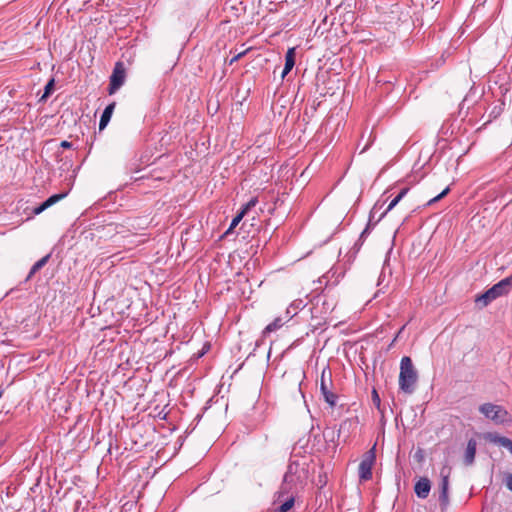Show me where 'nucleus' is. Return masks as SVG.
<instances>
[{
    "mask_svg": "<svg viewBox=\"0 0 512 512\" xmlns=\"http://www.w3.org/2000/svg\"><path fill=\"white\" fill-rule=\"evenodd\" d=\"M407 192H408V188H403L399 192V194L394 199L391 200V202L387 206L383 215H386L389 211H391L401 201V199L407 194Z\"/></svg>",
    "mask_w": 512,
    "mask_h": 512,
    "instance_id": "obj_16",
    "label": "nucleus"
},
{
    "mask_svg": "<svg viewBox=\"0 0 512 512\" xmlns=\"http://www.w3.org/2000/svg\"><path fill=\"white\" fill-rule=\"evenodd\" d=\"M295 65V48H289L285 55V66L281 77L284 78Z\"/></svg>",
    "mask_w": 512,
    "mask_h": 512,
    "instance_id": "obj_12",
    "label": "nucleus"
},
{
    "mask_svg": "<svg viewBox=\"0 0 512 512\" xmlns=\"http://www.w3.org/2000/svg\"><path fill=\"white\" fill-rule=\"evenodd\" d=\"M293 505H294V498L290 497L283 504H281L277 510H278V512H287L293 507Z\"/></svg>",
    "mask_w": 512,
    "mask_h": 512,
    "instance_id": "obj_20",
    "label": "nucleus"
},
{
    "mask_svg": "<svg viewBox=\"0 0 512 512\" xmlns=\"http://www.w3.org/2000/svg\"><path fill=\"white\" fill-rule=\"evenodd\" d=\"M257 203H258L257 197H253L242 207V209L239 212H244V216H245L250 209H252L253 207L256 206Z\"/></svg>",
    "mask_w": 512,
    "mask_h": 512,
    "instance_id": "obj_21",
    "label": "nucleus"
},
{
    "mask_svg": "<svg viewBox=\"0 0 512 512\" xmlns=\"http://www.w3.org/2000/svg\"><path fill=\"white\" fill-rule=\"evenodd\" d=\"M246 54V51H242L238 54H236L235 56H233L230 60H229V65H232L234 64L235 62H237L239 59H241L244 55Z\"/></svg>",
    "mask_w": 512,
    "mask_h": 512,
    "instance_id": "obj_25",
    "label": "nucleus"
},
{
    "mask_svg": "<svg viewBox=\"0 0 512 512\" xmlns=\"http://www.w3.org/2000/svg\"><path fill=\"white\" fill-rule=\"evenodd\" d=\"M137 354L128 355L124 363H120L118 366L122 370H139L141 367L138 366L139 361L135 360Z\"/></svg>",
    "mask_w": 512,
    "mask_h": 512,
    "instance_id": "obj_15",
    "label": "nucleus"
},
{
    "mask_svg": "<svg viewBox=\"0 0 512 512\" xmlns=\"http://www.w3.org/2000/svg\"><path fill=\"white\" fill-rule=\"evenodd\" d=\"M485 439L491 443L506 448L512 454V440H510L509 438L500 436L497 433L489 432L485 434Z\"/></svg>",
    "mask_w": 512,
    "mask_h": 512,
    "instance_id": "obj_9",
    "label": "nucleus"
},
{
    "mask_svg": "<svg viewBox=\"0 0 512 512\" xmlns=\"http://www.w3.org/2000/svg\"><path fill=\"white\" fill-rule=\"evenodd\" d=\"M244 217V212H238L237 215L232 219L231 224L225 234H229L233 231V229L240 223V221Z\"/></svg>",
    "mask_w": 512,
    "mask_h": 512,
    "instance_id": "obj_18",
    "label": "nucleus"
},
{
    "mask_svg": "<svg viewBox=\"0 0 512 512\" xmlns=\"http://www.w3.org/2000/svg\"><path fill=\"white\" fill-rule=\"evenodd\" d=\"M115 106L116 103L113 102L104 109L99 122V130H103L108 125L113 114V111L115 109Z\"/></svg>",
    "mask_w": 512,
    "mask_h": 512,
    "instance_id": "obj_14",
    "label": "nucleus"
},
{
    "mask_svg": "<svg viewBox=\"0 0 512 512\" xmlns=\"http://www.w3.org/2000/svg\"><path fill=\"white\" fill-rule=\"evenodd\" d=\"M271 354L267 353V361H269Z\"/></svg>",
    "mask_w": 512,
    "mask_h": 512,
    "instance_id": "obj_30",
    "label": "nucleus"
},
{
    "mask_svg": "<svg viewBox=\"0 0 512 512\" xmlns=\"http://www.w3.org/2000/svg\"><path fill=\"white\" fill-rule=\"evenodd\" d=\"M367 231H368V227L365 230H363V232L361 234V238L367 233Z\"/></svg>",
    "mask_w": 512,
    "mask_h": 512,
    "instance_id": "obj_29",
    "label": "nucleus"
},
{
    "mask_svg": "<svg viewBox=\"0 0 512 512\" xmlns=\"http://www.w3.org/2000/svg\"><path fill=\"white\" fill-rule=\"evenodd\" d=\"M418 380V373L415 369L412 360L408 356H404L400 363V374H399V387L407 393L412 394L415 390V385Z\"/></svg>",
    "mask_w": 512,
    "mask_h": 512,
    "instance_id": "obj_1",
    "label": "nucleus"
},
{
    "mask_svg": "<svg viewBox=\"0 0 512 512\" xmlns=\"http://www.w3.org/2000/svg\"><path fill=\"white\" fill-rule=\"evenodd\" d=\"M53 88H54V79H51L46 84L45 89H44V94L41 96L40 100L41 101L46 100L50 96Z\"/></svg>",
    "mask_w": 512,
    "mask_h": 512,
    "instance_id": "obj_19",
    "label": "nucleus"
},
{
    "mask_svg": "<svg viewBox=\"0 0 512 512\" xmlns=\"http://www.w3.org/2000/svg\"><path fill=\"white\" fill-rule=\"evenodd\" d=\"M511 283L512 282L510 278L502 279L484 293L477 295L475 297L476 305H478L479 308H484L497 298L508 294L511 287Z\"/></svg>",
    "mask_w": 512,
    "mask_h": 512,
    "instance_id": "obj_2",
    "label": "nucleus"
},
{
    "mask_svg": "<svg viewBox=\"0 0 512 512\" xmlns=\"http://www.w3.org/2000/svg\"><path fill=\"white\" fill-rule=\"evenodd\" d=\"M60 146L62 148H70L72 146V144L70 142L64 140V141L61 142Z\"/></svg>",
    "mask_w": 512,
    "mask_h": 512,
    "instance_id": "obj_27",
    "label": "nucleus"
},
{
    "mask_svg": "<svg viewBox=\"0 0 512 512\" xmlns=\"http://www.w3.org/2000/svg\"><path fill=\"white\" fill-rule=\"evenodd\" d=\"M328 382H331V379L330 377L328 380L326 379L325 370H323L321 375L320 391L324 400L329 404V406L334 407L336 405L337 395L329 390Z\"/></svg>",
    "mask_w": 512,
    "mask_h": 512,
    "instance_id": "obj_8",
    "label": "nucleus"
},
{
    "mask_svg": "<svg viewBox=\"0 0 512 512\" xmlns=\"http://www.w3.org/2000/svg\"><path fill=\"white\" fill-rule=\"evenodd\" d=\"M430 489H431V484H430V481L428 478H420L416 482L415 487H414V491H415L416 495L421 499H425L428 497Z\"/></svg>",
    "mask_w": 512,
    "mask_h": 512,
    "instance_id": "obj_11",
    "label": "nucleus"
},
{
    "mask_svg": "<svg viewBox=\"0 0 512 512\" xmlns=\"http://www.w3.org/2000/svg\"><path fill=\"white\" fill-rule=\"evenodd\" d=\"M450 191V188L447 187L445 188L440 194H438L437 196L433 197L432 199H430L428 202H427V206H431L432 204L438 202L439 200H441L443 197H445Z\"/></svg>",
    "mask_w": 512,
    "mask_h": 512,
    "instance_id": "obj_23",
    "label": "nucleus"
},
{
    "mask_svg": "<svg viewBox=\"0 0 512 512\" xmlns=\"http://www.w3.org/2000/svg\"><path fill=\"white\" fill-rule=\"evenodd\" d=\"M67 195H68V191L62 192V193H59V194H54V195L50 196L41 205H39L38 207H36L34 209V214L38 215V214L42 213L47 208H49L52 205L56 204L58 201L64 199Z\"/></svg>",
    "mask_w": 512,
    "mask_h": 512,
    "instance_id": "obj_10",
    "label": "nucleus"
},
{
    "mask_svg": "<svg viewBox=\"0 0 512 512\" xmlns=\"http://www.w3.org/2000/svg\"><path fill=\"white\" fill-rule=\"evenodd\" d=\"M125 68L121 62H117L110 76L109 94H114L125 82Z\"/></svg>",
    "mask_w": 512,
    "mask_h": 512,
    "instance_id": "obj_6",
    "label": "nucleus"
},
{
    "mask_svg": "<svg viewBox=\"0 0 512 512\" xmlns=\"http://www.w3.org/2000/svg\"><path fill=\"white\" fill-rule=\"evenodd\" d=\"M479 411L487 419L493 421L497 425L510 423L512 421L507 410L501 405L484 403L479 406Z\"/></svg>",
    "mask_w": 512,
    "mask_h": 512,
    "instance_id": "obj_3",
    "label": "nucleus"
},
{
    "mask_svg": "<svg viewBox=\"0 0 512 512\" xmlns=\"http://www.w3.org/2000/svg\"><path fill=\"white\" fill-rule=\"evenodd\" d=\"M505 485L512 492V474H507L505 478Z\"/></svg>",
    "mask_w": 512,
    "mask_h": 512,
    "instance_id": "obj_26",
    "label": "nucleus"
},
{
    "mask_svg": "<svg viewBox=\"0 0 512 512\" xmlns=\"http://www.w3.org/2000/svg\"><path fill=\"white\" fill-rule=\"evenodd\" d=\"M477 442L475 439H470L467 443L464 462L466 465H471L474 462L476 454Z\"/></svg>",
    "mask_w": 512,
    "mask_h": 512,
    "instance_id": "obj_13",
    "label": "nucleus"
},
{
    "mask_svg": "<svg viewBox=\"0 0 512 512\" xmlns=\"http://www.w3.org/2000/svg\"><path fill=\"white\" fill-rule=\"evenodd\" d=\"M49 259V255H46L39 259L34 265L31 267L30 272L28 274V279L31 278L36 272H38L42 267H44Z\"/></svg>",
    "mask_w": 512,
    "mask_h": 512,
    "instance_id": "obj_17",
    "label": "nucleus"
},
{
    "mask_svg": "<svg viewBox=\"0 0 512 512\" xmlns=\"http://www.w3.org/2000/svg\"><path fill=\"white\" fill-rule=\"evenodd\" d=\"M292 315L290 314L289 309H287L284 315L276 317L271 323H269L262 332L261 343H256L257 347H261L266 342L269 343L268 352H272V339L271 334L281 329L287 322L290 321Z\"/></svg>",
    "mask_w": 512,
    "mask_h": 512,
    "instance_id": "obj_4",
    "label": "nucleus"
},
{
    "mask_svg": "<svg viewBox=\"0 0 512 512\" xmlns=\"http://www.w3.org/2000/svg\"><path fill=\"white\" fill-rule=\"evenodd\" d=\"M209 349H210L209 345H208V344H205V345L203 346V348H202L199 352L204 353V352H207V350H209Z\"/></svg>",
    "mask_w": 512,
    "mask_h": 512,
    "instance_id": "obj_28",
    "label": "nucleus"
},
{
    "mask_svg": "<svg viewBox=\"0 0 512 512\" xmlns=\"http://www.w3.org/2000/svg\"><path fill=\"white\" fill-rule=\"evenodd\" d=\"M294 482V471H293V465L288 466V470L284 475V483L290 484Z\"/></svg>",
    "mask_w": 512,
    "mask_h": 512,
    "instance_id": "obj_22",
    "label": "nucleus"
},
{
    "mask_svg": "<svg viewBox=\"0 0 512 512\" xmlns=\"http://www.w3.org/2000/svg\"><path fill=\"white\" fill-rule=\"evenodd\" d=\"M359 464V477L361 480H369L372 477V466L375 460L374 448H372Z\"/></svg>",
    "mask_w": 512,
    "mask_h": 512,
    "instance_id": "obj_7",
    "label": "nucleus"
},
{
    "mask_svg": "<svg viewBox=\"0 0 512 512\" xmlns=\"http://www.w3.org/2000/svg\"><path fill=\"white\" fill-rule=\"evenodd\" d=\"M372 401H373L374 405L377 407V409L380 410L381 400H380V397L375 389H373V391H372Z\"/></svg>",
    "mask_w": 512,
    "mask_h": 512,
    "instance_id": "obj_24",
    "label": "nucleus"
},
{
    "mask_svg": "<svg viewBox=\"0 0 512 512\" xmlns=\"http://www.w3.org/2000/svg\"><path fill=\"white\" fill-rule=\"evenodd\" d=\"M451 474V468L447 465L443 466L440 470L441 482L439 484L440 494L439 501L441 507L445 508L449 504L448 488H449V477Z\"/></svg>",
    "mask_w": 512,
    "mask_h": 512,
    "instance_id": "obj_5",
    "label": "nucleus"
}]
</instances>
